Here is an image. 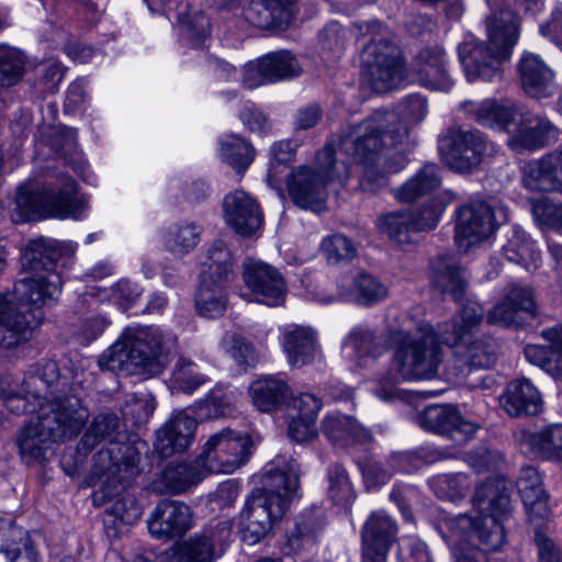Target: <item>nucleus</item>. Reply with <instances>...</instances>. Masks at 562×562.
<instances>
[{
    "mask_svg": "<svg viewBox=\"0 0 562 562\" xmlns=\"http://www.w3.org/2000/svg\"><path fill=\"white\" fill-rule=\"evenodd\" d=\"M256 150L245 138L229 134L220 139V156L236 172H244L254 161Z\"/></svg>",
    "mask_w": 562,
    "mask_h": 562,
    "instance_id": "nucleus-51",
    "label": "nucleus"
},
{
    "mask_svg": "<svg viewBox=\"0 0 562 562\" xmlns=\"http://www.w3.org/2000/svg\"><path fill=\"white\" fill-rule=\"evenodd\" d=\"M252 440L245 432L225 428L213 434L203 447L199 460L207 473H233L251 454Z\"/></svg>",
    "mask_w": 562,
    "mask_h": 562,
    "instance_id": "nucleus-12",
    "label": "nucleus"
},
{
    "mask_svg": "<svg viewBox=\"0 0 562 562\" xmlns=\"http://www.w3.org/2000/svg\"><path fill=\"white\" fill-rule=\"evenodd\" d=\"M299 0H250L246 20L261 30L285 31L299 12Z\"/></svg>",
    "mask_w": 562,
    "mask_h": 562,
    "instance_id": "nucleus-25",
    "label": "nucleus"
},
{
    "mask_svg": "<svg viewBox=\"0 0 562 562\" xmlns=\"http://www.w3.org/2000/svg\"><path fill=\"white\" fill-rule=\"evenodd\" d=\"M200 278L231 283L235 279L234 260L226 243L217 239L207 249Z\"/></svg>",
    "mask_w": 562,
    "mask_h": 562,
    "instance_id": "nucleus-45",
    "label": "nucleus"
},
{
    "mask_svg": "<svg viewBox=\"0 0 562 562\" xmlns=\"http://www.w3.org/2000/svg\"><path fill=\"white\" fill-rule=\"evenodd\" d=\"M60 278L36 274L14 283L11 294H0V347L14 349L32 339L44 319L43 307L57 301Z\"/></svg>",
    "mask_w": 562,
    "mask_h": 562,
    "instance_id": "nucleus-3",
    "label": "nucleus"
},
{
    "mask_svg": "<svg viewBox=\"0 0 562 562\" xmlns=\"http://www.w3.org/2000/svg\"><path fill=\"white\" fill-rule=\"evenodd\" d=\"M223 212L226 224L241 236H251L262 224L259 204L241 190L224 198Z\"/></svg>",
    "mask_w": 562,
    "mask_h": 562,
    "instance_id": "nucleus-28",
    "label": "nucleus"
},
{
    "mask_svg": "<svg viewBox=\"0 0 562 562\" xmlns=\"http://www.w3.org/2000/svg\"><path fill=\"white\" fill-rule=\"evenodd\" d=\"M452 349L449 373L457 380L467 378L474 370L491 369L498 359L499 347L490 335L457 339L456 344H445Z\"/></svg>",
    "mask_w": 562,
    "mask_h": 562,
    "instance_id": "nucleus-15",
    "label": "nucleus"
},
{
    "mask_svg": "<svg viewBox=\"0 0 562 562\" xmlns=\"http://www.w3.org/2000/svg\"><path fill=\"white\" fill-rule=\"evenodd\" d=\"M426 113V99L418 94L409 95L402 104L404 122L393 111H375L350 127L341 138L342 149L357 161H373L389 144L397 146L408 140L409 125L422 122Z\"/></svg>",
    "mask_w": 562,
    "mask_h": 562,
    "instance_id": "nucleus-4",
    "label": "nucleus"
},
{
    "mask_svg": "<svg viewBox=\"0 0 562 562\" xmlns=\"http://www.w3.org/2000/svg\"><path fill=\"white\" fill-rule=\"evenodd\" d=\"M322 431L336 447L347 448L351 445H366L372 441L369 429L349 415H329L322 423Z\"/></svg>",
    "mask_w": 562,
    "mask_h": 562,
    "instance_id": "nucleus-37",
    "label": "nucleus"
},
{
    "mask_svg": "<svg viewBox=\"0 0 562 562\" xmlns=\"http://www.w3.org/2000/svg\"><path fill=\"white\" fill-rule=\"evenodd\" d=\"M397 525L385 512L372 513L361 529L362 562H387L397 539Z\"/></svg>",
    "mask_w": 562,
    "mask_h": 562,
    "instance_id": "nucleus-19",
    "label": "nucleus"
},
{
    "mask_svg": "<svg viewBox=\"0 0 562 562\" xmlns=\"http://www.w3.org/2000/svg\"><path fill=\"white\" fill-rule=\"evenodd\" d=\"M355 297L359 304L371 305L387 296V289L373 276L362 272L353 280Z\"/></svg>",
    "mask_w": 562,
    "mask_h": 562,
    "instance_id": "nucleus-61",
    "label": "nucleus"
},
{
    "mask_svg": "<svg viewBox=\"0 0 562 562\" xmlns=\"http://www.w3.org/2000/svg\"><path fill=\"white\" fill-rule=\"evenodd\" d=\"M74 251L75 248L71 244L38 237L29 241L22 255V265L33 271L54 273L58 260L64 256L72 255Z\"/></svg>",
    "mask_w": 562,
    "mask_h": 562,
    "instance_id": "nucleus-34",
    "label": "nucleus"
},
{
    "mask_svg": "<svg viewBox=\"0 0 562 562\" xmlns=\"http://www.w3.org/2000/svg\"><path fill=\"white\" fill-rule=\"evenodd\" d=\"M244 280L258 302L269 306L281 305L284 301L286 284L280 272L262 261L247 259L244 265Z\"/></svg>",
    "mask_w": 562,
    "mask_h": 562,
    "instance_id": "nucleus-22",
    "label": "nucleus"
},
{
    "mask_svg": "<svg viewBox=\"0 0 562 562\" xmlns=\"http://www.w3.org/2000/svg\"><path fill=\"white\" fill-rule=\"evenodd\" d=\"M538 315L531 289L515 286L488 313L490 324L524 328Z\"/></svg>",
    "mask_w": 562,
    "mask_h": 562,
    "instance_id": "nucleus-18",
    "label": "nucleus"
},
{
    "mask_svg": "<svg viewBox=\"0 0 562 562\" xmlns=\"http://www.w3.org/2000/svg\"><path fill=\"white\" fill-rule=\"evenodd\" d=\"M196 426L194 417L184 412L176 414L156 432V451L162 458L186 451L193 441Z\"/></svg>",
    "mask_w": 562,
    "mask_h": 562,
    "instance_id": "nucleus-32",
    "label": "nucleus"
},
{
    "mask_svg": "<svg viewBox=\"0 0 562 562\" xmlns=\"http://www.w3.org/2000/svg\"><path fill=\"white\" fill-rule=\"evenodd\" d=\"M67 382L60 378L58 364L45 361L29 368L22 380V392L31 395L34 401L44 402L63 394Z\"/></svg>",
    "mask_w": 562,
    "mask_h": 562,
    "instance_id": "nucleus-31",
    "label": "nucleus"
},
{
    "mask_svg": "<svg viewBox=\"0 0 562 562\" xmlns=\"http://www.w3.org/2000/svg\"><path fill=\"white\" fill-rule=\"evenodd\" d=\"M177 27L181 41L193 47L201 46L211 33L210 19L202 11L179 13Z\"/></svg>",
    "mask_w": 562,
    "mask_h": 562,
    "instance_id": "nucleus-55",
    "label": "nucleus"
},
{
    "mask_svg": "<svg viewBox=\"0 0 562 562\" xmlns=\"http://www.w3.org/2000/svg\"><path fill=\"white\" fill-rule=\"evenodd\" d=\"M517 71L521 88L529 97L541 99L555 93L554 72L538 55L525 53L518 61Z\"/></svg>",
    "mask_w": 562,
    "mask_h": 562,
    "instance_id": "nucleus-30",
    "label": "nucleus"
},
{
    "mask_svg": "<svg viewBox=\"0 0 562 562\" xmlns=\"http://www.w3.org/2000/svg\"><path fill=\"white\" fill-rule=\"evenodd\" d=\"M209 474L205 467L199 460V457L191 463L168 464L160 474L159 482L165 490L171 494H180L186 492L192 485H196Z\"/></svg>",
    "mask_w": 562,
    "mask_h": 562,
    "instance_id": "nucleus-44",
    "label": "nucleus"
},
{
    "mask_svg": "<svg viewBox=\"0 0 562 562\" xmlns=\"http://www.w3.org/2000/svg\"><path fill=\"white\" fill-rule=\"evenodd\" d=\"M517 490L521 497L530 524L541 528L549 520L551 510L549 496L542 487V480L536 468L522 467L517 479Z\"/></svg>",
    "mask_w": 562,
    "mask_h": 562,
    "instance_id": "nucleus-27",
    "label": "nucleus"
},
{
    "mask_svg": "<svg viewBox=\"0 0 562 562\" xmlns=\"http://www.w3.org/2000/svg\"><path fill=\"white\" fill-rule=\"evenodd\" d=\"M283 348L289 362L301 368L315 359V335L310 328L295 327L284 334Z\"/></svg>",
    "mask_w": 562,
    "mask_h": 562,
    "instance_id": "nucleus-46",
    "label": "nucleus"
},
{
    "mask_svg": "<svg viewBox=\"0 0 562 562\" xmlns=\"http://www.w3.org/2000/svg\"><path fill=\"white\" fill-rule=\"evenodd\" d=\"M123 422L121 417L112 411H103L94 415L86 427L77 445V453L87 457L100 443L105 446L94 456L93 462L101 468H109L115 459H127L131 464L125 472L133 474L134 460H140L142 452L135 442L123 440Z\"/></svg>",
    "mask_w": 562,
    "mask_h": 562,
    "instance_id": "nucleus-10",
    "label": "nucleus"
},
{
    "mask_svg": "<svg viewBox=\"0 0 562 562\" xmlns=\"http://www.w3.org/2000/svg\"><path fill=\"white\" fill-rule=\"evenodd\" d=\"M25 58L21 50L0 46V89L15 86L24 74Z\"/></svg>",
    "mask_w": 562,
    "mask_h": 562,
    "instance_id": "nucleus-56",
    "label": "nucleus"
},
{
    "mask_svg": "<svg viewBox=\"0 0 562 562\" xmlns=\"http://www.w3.org/2000/svg\"><path fill=\"white\" fill-rule=\"evenodd\" d=\"M508 220L507 209L487 201H473L457 212L456 238L475 244L487 239Z\"/></svg>",
    "mask_w": 562,
    "mask_h": 562,
    "instance_id": "nucleus-16",
    "label": "nucleus"
},
{
    "mask_svg": "<svg viewBox=\"0 0 562 562\" xmlns=\"http://www.w3.org/2000/svg\"><path fill=\"white\" fill-rule=\"evenodd\" d=\"M392 344V366L403 380H428L437 375L442 362L441 341L430 325H422L415 331H400Z\"/></svg>",
    "mask_w": 562,
    "mask_h": 562,
    "instance_id": "nucleus-9",
    "label": "nucleus"
},
{
    "mask_svg": "<svg viewBox=\"0 0 562 562\" xmlns=\"http://www.w3.org/2000/svg\"><path fill=\"white\" fill-rule=\"evenodd\" d=\"M531 213L539 227L562 229V204L554 203L548 198L533 200Z\"/></svg>",
    "mask_w": 562,
    "mask_h": 562,
    "instance_id": "nucleus-63",
    "label": "nucleus"
},
{
    "mask_svg": "<svg viewBox=\"0 0 562 562\" xmlns=\"http://www.w3.org/2000/svg\"><path fill=\"white\" fill-rule=\"evenodd\" d=\"M226 352L243 369L254 367L258 357L251 342L235 333H226L222 340Z\"/></svg>",
    "mask_w": 562,
    "mask_h": 562,
    "instance_id": "nucleus-60",
    "label": "nucleus"
},
{
    "mask_svg": "<svg viewBox=\"0 0 562 562\" xmlns=\"http://www.w3.org/2000/svg\"><path fill=\"white\" fill-rule=\"evenodd\" d=\"M324 526V519L316 508L300 513L295 517L293 526L286 530L283 552L291 554L314 548Z\"/></svg>",
    "mask_w": 562,
    "mask_h": 562,
    "instance_id": "nucleus-35",
    "label": "nucleus"
},
{
    "mask_svg": "<svg viewBox=\"0 0 562 562\" xmlns=\"http://www.w3.org/2000/svg\"><path fill=\"white\" fill-rule=\"evenodd\" d=\"M249 394L259 411L272 412L288 402L291 390L284 380L267 375L250 384Z\"/></svg>",
    "mask_w": 562,
    "mask_h": 562,
    "instance_id": "nucleus-41",
    "label": "nucleus"
},
{
    "mask_svg": "<svg viewBox=\"0 0 562 562\" xmlns=\"http://www.w3.org/2000/svg\"><path fill=\"white\" fill-rule=\"evenodd\" d=\"M513 125L507 146L515 151H536L558 140L559 131L546 116L530 114Z\"/></svg>",
    "mask_w": 562,
    "mask_h": 562,
    "instance_id": "nucleus-21",
    "label": "nucleus"
},
{
    "mask_svg": "<svg viewBox=\"0 0 562 562\" xmlns=\"http://www.w3.org/2000/svg\"><path fill=\"white\" fill-rule=\"evenodd\" d=\"M416 72L420 85L431 90L449 91L453 85L446 70L440 47H427L419 52Z\"/></svg>",
    "mask_w": 562,
    "mask_h": 562,
    "instance_id": "nucleus-39",
    "label": "nucleus"
},
{
    "mask_svg": "<svg viewBox=\"0 0 562 562\" xmlns=\"http://www.w3.org/2000/svg\"><path fill=\"white\" fill-rule=\"evenodd\" d=\"M328 495L335 504H347L353 497L352 487L347 471L340 464L328 469Z\"/></svg>",
    "mask_w": 562,
    "mask_h": 562,
    "instance_id": "nucleus-64",
    "label": "nucleus"
},
{
    "mask_svg": "<svg viewBox=\"0 0 562 562\" xmlns=\"http://www.w3.org/2000/svg\"><path fill=\"white\" fill-rule=\"evenodd\" d=\"M418 424L426 430L447 436L461 446L475 432L473 424L462 420L452 405H429L418 416Z\"/></svg>",
    "mask_w": 562,
    "mask_h": 562,
    "instance_id": "nucleus-23",
    "label": "nucleus"
},
{
    "mask_svg": "<svg viewBox=\"0 0 562 562\" xmlns=\"http://www.w3.org/2000/svg\"><path fill=\"white\" fill-rule=\"evenodd\" d=\"M379 231L398 245L409 244L412 234L417 233L414 216L409 211L392 212L378 218Z\"/></svg>",
    "mask_w": 562,
    "mask_h": 562,
    "instance_id": "nucleus-53",
    "label": "nucleus"
},
{
    "mask_svg": "<svg viewBox=\"0 0 562 562\" xmlns=\"http://www.w3.org/2000/svg\"><path fill=\"white\" fill-rule=\"evenodd\" d=\"M34 425L53 442L76 437L89 418V409L75 395L52 397L41 402Z\"/></svg>",
    "mask_w": 562,
    "mask_h": 562,
    "instance_id": "nucleus-11",
    "label": "nucleus"
},
{
    "mask_svg": "<svg viewBox=\"0 0 562 562\" xmlns=\"http://www.w3.org/2000/svg\"><path fill=\"white\" fill-rule=\"evenodd\" d=\"M15 442L24 463L32 465L45 459V452L53 441L31 422L20 430Z\"/></svg>",
    "mask_w": 562,
    "mask_h": 562,
    "instance_id": "nucleus-52",
    "label": "nucleus"
},
{
    "mask_svg": "<svg viewBox=\"0 0 562 562\" xmlns=\"http://www.w3.org/2000/svg\"><path fill=\"white\" fill-rule=\"evenodd\" d=\"M302 68L297 58L286 49L268 53L245 66L243 83L252 89L265 83H274L300 76Z\"/></svg>",
    "mask_w": 562,
    "mask_h": 562,
    "instance_id": "nucleus-17",
    "label": "nucleus"
},
{
    "mask_svg": "<svg viewBox=\"0 0 562 562\" xmlns=\"http://www.w3.org/2000/svg\"><path fill=\"white\" fill-rule=\"evenodd\" d=\"M170 348L155 328H126L101 356L103 370L124 375L155 376L169 363Z\"/></svg>",
    "mask_w": 562,
    "mask_h": 562,
    "instance_id": "nucleus-7",
    "label": "nucleus"
},
{
    "mask_svg": "<svg viewBox=\"0 0 562 562\" xmlns=\"http://www.w3.org/2000/svg\"><path fill=\"white\" fill-rule=\"evenodd\" d=\"M210 379L195 371V363L191 360L179 358L172 370L171 383L173 389L183 393H193Z\"/></svg>",
    "mask_w": 562,
    "mask_h": 562,
    "instance_id": "nucleus-57",
    "label": "nucleus"
},
{
    "mask_svg": "<svg viewBox=\"0 0 562 562\" xmlns=\"http://www.w3.org/2000/svg\"><path fill=\"white\" fill-rule=\"evenodd\" d=\"M441 169L437 164L424 165L411 179L394 191L403 203H412L438 189L441 184Z\"/></svg>",
    "mask_w": 562,
    "mask_h": 562,
    "instance_id": "nucleus-43",
    "label": "nucleus"
},
{
    "mask_svg": "<svg viewBox=\"0 0 562 562\" xmlns=\"http://www.w3.org/2000/svg\"><path fill=\"white\" fill-rule=\"evenodd\" d=\"M143 508L132 493H123L120 497L109 505L104 510V527L117 528V522L122 525H133L142 516Z\"/></svg>",
    "mask_w": 562,
    "mask_h": 562,
    "instance_id": "nucleus-54",
    "label": "nucleus"
},
{
    "mask_svg": "<svg viewBox=\"0 0 562 562\" xmlns=\"http://www.w3.org/2000/svg\"><path fill=\"white\" fill-rule=\"evenodd\" d=\"M530 450L544 460L562 459V424H550L525 435Z\"/></svg>",
    "mask_w": 562,
    "mask_h": 562,
    "instance_id": "nucleus-48",
    "label": "nucleus"
},
{
    "mask_svg": "<svg viewBox=\"0 0 562 562\" xmlns=\"http://www.w3.org/2000/svg\"><path fill=\"white\" fill-rule=\"evenodd\" d=\"M300 465L292 457L277 456L266 467L262 487L248 496L240 513L243 540L258 543L286 513L290 503L297 496Z\"/></svg>",
    "mask_w": 562,
    "mask_h": 562,
    "instance_id": "nucleus-2",
    "label": "nucleus"
},
{
    "mask_svg": "<svg viewBox=\"0 0 562 562\" xmlns=\"http://www.w3.org/2000/svg\"><path fill=\"white\" fill-rule=\"evenodd\" d=\"M484 318V308L474 301L467 302L461 311L449 321L438 324L437 331L441 344H456L457 339L470 336Z\"/></svg>",
    "mask_w": 562,
    "mask_h": 562,
    "instance_id": "nucleus-40",
    "label": "nucleus"
},
{
    "mask_svg": "<svg viewBox=\"0 0 562 562\" xmlns=\"http://www.w3.org/2000/svg\"><path fill=\"white\" fill-rule=\"evenodd\" d=\"M430 486L437 497L457 501L464 497L468 477L464 474H440L431 479Z\"/></svg>",
    "mask_w": 562,
    "mask_h": 562,
    "instance_id": "nucleus-62",
    "label": "nucleus"
},
{
    "mask_svg": "<svg viewBox=\"0 0 562 562\" xmlns=\"http://www.w3.org/2000/svg\"><path fill=\"white\" fill-rule=\"evenodd\" d=\"M499 403L512 417L536 416L543 406L540 392L526 378L510 381L501 395Z\"/></svg>",
    "mask_w": 562,
    "mask_h": 562,
    "instance_id": "nucleus-33",
    "label": "nucleus"
},
{
    "mask_svg": "<svg viewBox=\"0 0 562 562\" xmlns=\"http://www.w3.org/2000/svg\"><path fill=\"white\" fill-rule=\"evenodd\" d=\"M85 205L77 182L57 166L47 168L43 182L29 181L16 189L15 210L21 221L80 218Z\"/></svg>",
    "mask_w": 562,
    "mask_h": 562,
    "instance_id": "nucleus-6",
    "label": "nucleus"
},
{
    "mask_svg": "<svg viewBox=\"0 0 562 562\" xmlns=\"http://www.w3.org/2000/svg\"><path fill=\"white\" fill-rule=\"evenodd\" d=\"M462 108L481 126L498 127L503 131H509L518 114L514 103H501L491 99L481 103L465 101Z\"/></svg>",
    "mask_w": 562,
    "mask_h": 562,
    "instance_id": "nucleus-38",
    "label": "nucleus"
},
{
    "mask_svg": "<svg viewBox=\"0 0 562 562\" xmlns=\"http://www.w3.org/2000/svg\"><path fill=\"white\" fill-rule=\"evenodd\" d=\"M236 395L223 384L213 387L204 400L195 405V413L201 419H215L225 417L235 411Z\"/></svg>",
    "mask_w": 562,
    "mask_h": 562,
    "instance_id": "nucleus-50",
    "label": "nucleus"
},
{
    "mask_svg": "<svg viewBox=\"0 0 562 562\" xmlns=\"http://www.w3.org/2000/svg\"><path fill=\"white\" fill-rule=\"evenodd\" d=\"M432 282L442 295H450L456 302L464 297L468 276L454 257L439 255L432 262Z\"/></svg>",
    "mask_w": 562,
    "mask_h": 562,
    "instance_id": "nucleus-36",
    "label": "nucleus"
},
{
    "mask_svg": "<svg viewBox=\"0 0 562 562\" xmlns=\"http://www.w3.org/2000/svg\"><path fill=\"white\" fill-rule=\"evenodd\" d=\"M473 503L484 516L474 520L459 515L445 520L439 531L451 549L454 562H488L487 551H496L505 542L501 517L512 509L509 487L502 477H490L474 492Z\"/></svg>",
    "mask_w": 562,
    "mask_h": 562,
    "instance_id": "nucleus-1",
    "label": "nucleus"
},
{
    "mask_svg": "<svg viewBox=\"0 0 562 562\" xmlns=\"http://www.w3.org/2000/svg\"><path fill=\"white\" fill-rule=\"evenodd\" d=\"M488 42L468 35L458 46L459 60L469 81L499 80L503 65L509 60L519 37L517 15L509 9H501L486 20Z\"/></svg>",
    "mask_w": 562,
    "mask_h": 562,
    "instance_id": "nucleus-5",
    "label": "nucleus"
},
{
    "mask_svg": "<svg viewBox=\"0 0 562 562\" xmlns=\"http://www.w3.org/2000/svg\"><path fill=\"white\" fill-rule=\"evenodd\" d=\"M321 249L329 265H345L357 255L352 240L345 235L335 234L323 239Z\"/></svg>",
    "mask_w": 562,
    "mask_h": 562,
    "instance_id": "nucleus-59",
    "label": "nucleus"
},
{
    "mask_svg": "<svg viewBox=\"0 0 562 562\" xmlns=\"http://www.w3.org/2000/svg\"><path fill=\"white\" fill-rule=\"evenodd\" d=\"M228 283L215 282L200 278V285L195 294V306L199 313L209 318L223 315L226 308V292Z\"/></svg>",
    "mask_w": 562,
    "mask_h": 562,
    "instance_id": "nucleus-49",
    "label": "nucleus"
},
{
    "mask_svg": "<svg viewBox=\"0 0 562 562\" xmlns=\"http://www.w3.org/2000/svg\"><path fill=\"white\" fill-rule=\"evenodd\" d=\"M504 256L508 261L522 266L528 271L537 270L540 266V252L535 241L520 227H514L513 234L503 246Z\"/></svg>",
    "mask_w": 562,
    "mask_h": 562,
    "instance_id": "nucleus-47",
    "label": "nucleus"
},
{
    "mask_svg": "<svg viewBox=\"0 0 562 562\" xmlns=\"http://www.w3.org/2000/svg\"><path fill=\"white\" fill-rule=\"evenodd\" d=\"M139 462L140 460H134V471L131 476L130 473L125 472L131 462L127 459H115L113 464L109 468H101L93 462V472L97 475H105L106 479L102 485L95 490L92 494V503L97 507L111 505L114 499L120 497L123 493H128L126 488L134 482L137 475H139Z\"/></svg>",
    "mask_w": 562,
    "mask_h": 562,
    "instance_id": "nucleus-29",
    "label": "nucleus"
},
{
    "mask_svg": "<svg viewBox=\"0 0 562 562\" xmlns=\"http://www.w3.org/2000/svg\"><path fill=\"white\" fill-rule=\"evenodd\" d=\"M526 359L549 373L554 380H562V359L557 358L553 346L527 345Z\"/></svg>",
    "mask_w": 562,
    "mask_h": 562,
    "instance_id": "nucleus-58",
    "label": "nucleus"
},
{
    "mask_svg": "<svg viewBox=\"0 0 562 562\" xmlns=\"http://www.w3.org/2000/svg\"><path fill=\"white\" fill-rule=\"evenodd\" d=\"M488 140L479 130L450 127L439 138V151L445 164L457 172L477 168L487 149Z\"/></svg>",
    "mask_w": 562,
    "mask_h": 562,
    "instance_id": "nucleus-13",
    "label": "nucleus"
},
{
    "mask_svg": "<svg viewBox=\"0 0 562 562\" xmlns=\"http://www.w3.org/2000/svg\"><path fill=\"white\" fill-rule=\"evenodd\" d=\"M149 533L159 540L182 538L192 527L191 508L178 501H160L147 521Z\"/></svg>",
    "mask_w": 562,
    "mask_h": 562,
    "instance_id": "nucleus-20",
    "label": "nucleus"
},
{
    "mask_svg": "<svg viewBox=\"0 0 562 562\" xmlns=\"http://www.w3.org/2000/svg\"><path fill=\"white\" fill-rule=\"evenodd\" d=\"M203 226L196 222L173 223L161 232L166 251L176 258L190 254L200 243Z\"/></svg>",
    "mask_w": 562,
    "mask_h": 562,
    "instance_id": "nucleus-42",
    "label": "nucleus"
},
{
    "mask_svg": "<svg viewBox=\"0 0 562 562\" xmlns=\"http://www.w3.org/2000/svg\"><path fill=\"white\" fill-rule=\"evenodd\" d=\"M398 48L386 40L369 43L362 54V70L371 88L383 93L396 88L403 79Z\"/></svg>",
    "mask_w": 562,
    "mask_h": 562,
    "instance_id": "nucleus-14",
    "label": "nucleus"
},
{
    "mask_svg": "<svg viewBox=\"0 0 562 562\" xmlns=\"http://www.w3.org/2000/svg\"><path fill=\"white\" fill-rule=\"evenodd\" d=\"M317 169L300 166L288 180V191L293 203L302 209L321 211L327 199L326 186L331 181L344 182L349 178L348 164L333 144H326L316 154Z\"/></svg>",
    "mask_w": 562,
    "mask_h": 562,
    "instance_id": "nucleus-8",
    "label": "nucleus"
},
{
    "mask_svg": "<svg viewBox=\"0 0 562 562\" xmlns=\"http://www.w3.org/2000/svg\"><path fill=\"white\" fill-rule=\"evenodd\" d=\"M232 528L233 524L227 519L210 525L200 536L180 547L177 562H211L216 548L223 551L229 543Z\"/></svg>",
    "mask_w": 562,
    "mask_h": 562,
    "instance_id": "nucleus-24",
    "label": "nucleus"
},
{
    "mask_svg": "<svg viewBox=\"0 0 562 562\" xmlns=\"http://www.w3.org/2000/svg\"><path fill=\"white\" fill-rule=\"evenodd\" d=\"M522 184L530 191H562V144L522 168Z\"/></svg>",
    "mask_w": 562,
    "mask_h": 562,
    "instance_id": "nucleus-26",
    "label": "nucleus"
}]
</instances>
